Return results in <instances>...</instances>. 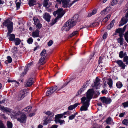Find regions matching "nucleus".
I'll return each instance as SVG.
<instances>
[{
  "instance_id": "f257e3e1",
  "label": "nucleus",
  "mask_w": 128,
  "mask_h": 128,
  "mask_svg": "<svg viewBox=\"0 0 128 128\" xmlns=\"http://www.w3.org/2000/svg\"><path fill=\"white\" fill-rule=\"evenodd\" d=\"M94 92L93 89L89 90L87 92L86 98L84 96L81 98V103L82 104V105L80 108V111H86L88 110L90 105V100L92 97Z\"/></svg>"
},
{
  "instance_id": "f03ea898",
  "label": "nucleus",
  "mask_w": 128,
  "mask_h": 128,
  "mask_svg": "<svg viewBox=\"0 0 128 128\" xmlns=\"http://www.w3.org/2000/svg\"><path fill=\"white\" fill-rule=\"evenodd\" d=\"M78 18V14L75 15L73 17V19H70L66 22L62 28V30L68 31L72 27L74 26L76 24V21Z\"/></svg>"
},
{
  "instance_id": "7ed1b4c3",
  "label": "nucleus",
  "mask_w": 128,
  "mask_h": 128,
  "mask_svg": "<svg viewBox=\"0 0 128 128\" xmlns=\"http://www.w3.org/2000/svg\"><path fill=\"white\" fill-rule=\"evenodd\" d=\"M79 0H74L71 2L70 0H56V2L58 4L62 3V7L67 8L70 7L74 3Z\"/></svg>"
},
{
  "instance_id": "20e7f679",
  "label": "nucleus",
  "mask_w": 128,
  "mask_h": 128,
  "mask_svg": "<svg viewBox=\"0 0 128 128\" xmlns=\"http://www.w3.org/2000/svg\"><path fill=\"white\" fill-rule=\"evenodd\" d=\"M4 26H6L8 30L7 36L12 32L13 28V23L9 19H7L3 23Z\"/></svg>"
},
{
  "instance_id": "39448f33",
  "label": "nucleus",
  "mask_w": 128,
  "mask_h": 128,
  "mask_svg": "<svg viewBox=\"0 0 128 128\" xmlns=\"http://www.w3.org/2000/svg\"><path fill=\"white\" fill-rule=\"evenodd\" d=\"M0 109L6 112L8 114H11V118L14 119L16 118L18 115H19V114L16 113L14 110L7 108H4L0 106Z\"/></svg>"
},
{
  "instance_id": "423d86ee",
  "label": "nucleus",
  "mask_w": 128,
  "mask_h": 128,
  "mask_svg": "<svg viewBox=\"0 0 128 128\" xmlns=\"http://www.w3.org/2000/svg\"><path fill=\"white\" fill-rule=\"evenodd\" d=\"M0 109L6 112L8 114H11V118L14 119L16 118L18 115H19V114L16 113L14 110L7 108H4L0 106Z\"/></svg>"
},
{
  "instance_id": "0eeeda50",
  "label": "nucleus",
  "mask_w": 128,
  "mask_h": 128,
  "mask_svg": "<svg viewBox=\"0 0 128 128\" xmlns=\"http://www.w3.org/2000/svg\"><path fill=\"white\" fill-rule=\"evenodd\" d=\"M16 113H18L19 114V115H17L16 118H17L18 116H20L17 119V120L21 123H25L26 119V115L24 114H20L19 112H18Z\"/></svg>"
},
{
  "instance_id": "6e6552de",
  "label": "nucleus",
  "mask_w": 128,
  "mask_h": 128,
  "mask_svg": "<svg viewBox=\"0 0 128 128\" xmlns=\"http://www.w3.org/2000/svg\"><path fill=\"white\" fill-rule=\"evenodd\" d=\"M64 13L65 12L63 10V9L60 8L58 9L57 10L54 12L53 14L55 16L56 14H57L58 16L57 17H58L59 18L62 17Z\"/></svg>"
},
{
  "instance_id": "1a4fd4ad",
  "label": "nucleus",
  "mask_w": 128,
  "mask_h": 128,
  "mask_svg": "<svg viewBox=\"0 0 128 128\" xmlns=\"http://www.w3.org/2000/svg\"><path fill=\"white\" fill-rule=\"evenodd\" d=\"M100 79L98 77H97L96 78L95 82L92 84V88L96 89H99L100 88V86L101 85V84H100Z\"/></svg>"
},
{
  "instance_id": "9d476101",
  "label": "nucleus",
  "mask_w": 128,
  "mask_h": 128,
  "mask_svg": "<svg viewBox=\"0 0 128 128\" xmlns=\"http://www.w3.org/2000/svg\"><path fill=\"white\" fill-rule=\"evenodd\" d=\"M57 89V87L56 86H54L49 89L46 92L47 96H49L52 94Z\"/></svg>"
},
{
  "instance_id": "9b49d317",
  "label": "nucleus",
  "mask_w": 128,
  "mask_h": 128,
  "mask_svg": "<svg viewBox=\"0 0 128 128\" xmlns=\"http://www.w3.org/2000/svg\"><path fill=\"white\" fill-rule=\"evenodd\" d=\"M128 20V11L124 17L121 19L119 26H122L126 24Z\"/></svg>"
},
{
  "instance_id": "f8f14e48",
  "label": "nucleus",
  "mask_w": 128,
  "mask_h": 128,
  "mask_svg": "<svg viewBox=\"0 0 128 128\" xmlns=\"http://www.w3.org/2000/svg\"><path fill=\"white\" fill-rule=\"evenodd\" d=\"M100 100L103 103L106 104H109L111 102V100L110 98H106L104 96L100 97Z\"/></svg>"
},
{
  "instance_id": "ddd939ff",
  "label": "nucleus",
  "mask_w": 128,
  "mask_h": 128,
  "mask_svg": "<svg viewBox=\"0 0 128 128\" xmlns=\"http://www.w3.org/2000/svg\"><path fill=\"white\" fill-rule=\"evenodd\" d=\"M34 82L33 78H29L27 80L26 82L25 85V86L26 87L30 86Z\"/></svg>"
},
{
  "instance_id": "4468645a",
  "label": "nucleus",
  "mask_w": 128,
  "mask_h": 128,
  "mask_svg": "<svg viewBox=\"0 0 128 128\" xmlns=\"http://www.w3.org/2000/svg\"><path fill=\"white\" fill-rule=\"evenodd\" d=\"M26 93V90L21 91L18 95V99L19 100H20L22 99L25 96V94Z\"/></svg>"
},
{
  "instance_id": "2eb2a0df",
  "label": "nucleus",
  "mask_w": 128,
  "mask_h": 128,
  "mask_svg": "<svg viewBox=\"0 0 128 128\" xmlns=\"http://www.w3.org/2000/svg\"><path fill=\"white\" fill-rule=\"evenodd\" d=\"M33 20L34 24L36 26V27L37 28H40L42 26V25L40 23L39 20L36 18H34Z\"/></svg>"
},
{
  "instance_id": "dca6fc26",
  "label": "nucleus",
  "mask_w": 128,
  "mask_h": 128,
  "mask_svg": "<svg viewBox=\"0 0 128 128\" xmlns=\"http://www.w3.org/2000/svg\"><path fill=\"white\" fill-rule=\"evenodd\" d=\"M88 85V83H86L84 84L81 88L80 90L78 92H77L78 95L81 94L82 92L87 88Z\"/></svg>"
},
{
  "instance_id": "f3484780",
  "label": "nucleus",
  "mask_w": 128,
  "mask_h": 128,
  "mask_svg": "<svg viewBox=\"0 0 128 128\" xmlns=\"http://www.w3.org/2000/svg\"><path fill=\"white\" fill-rule=\"evenodd\" d=\"M50 14L46 12L43 15V18L46 20L48 22L50 21Z\"/></svg>"
},
{
  "instance_id": "a211bd4d",
  "label": "nucleus",
  "mask_w": 128,
  "mask_h": 128,
  "mask_svg": "<svg viewBox=\"0 0 128 128\" xmlns=\"http://www.w3.org/2000/svg\"><path fill=\"white\" fill-rule=\"evenodd\" d=\"M33 64V62H30V63L26 65L24 70V72L21 74L22 76H23L25 74H26V71L28 70V68H30V66H31Z\"/></svg>"
},
{
  "instance_id": "6ab92c4d",
  "label": "nucleus",
  "mask_w": 128,
  "mask_h": 128,
  "mask_svg": "<svg viewBox=\"0 0 128 128\" xmlns=\"http://www.w3.org/2000/svg\"><path fill=\"white\" fill-rule=\"evenodd\" d=\"M116 62L117 63L119 66L122 67V68L123 69L125 68L126 65L122 60H117Z\"/></svg>"
},
{
  "instance_id": "aec40b11",
  "label": "nucleus",
  "mask_w": 128,
  "mask_h": 128,
  "mask_svg": "<svg viewBox=\"0 0 128 128\" xmlns=\"http://www.w3.org/2000/svg\"><path fill=\"white\" fill-rule=\"evenodd\" d=\"M32 107L30 106H28L24 108L22 110L23 112L26 114L29 113L31 110Z\"/></svg>"
},
{
  "instance_id": "412c9836",
  "label": "nucleus",
  "mask_w": 128,
  "mask_h": 128,
  "mask_svg": "<svg viewBox=\"0 0 128 128\" xmlns=\"http://www.w3.org/2000/svg\"><path fill=\"white\" fill-rule=\"evenodd\" d=\"M116 32L119 34V36H123L124 31L123 30L122 28H118L116 30Z\"/></svg>"
},
{
  "instance_id": "4be33fe9",
  "label": "nucleus",
  "mask_w": 128,
  "mask_h": 128,
  "mask_svg": "<svg viewBox=\"0 0 128 128\" xmlns=\"http://www.w3.org/2000/svg\"><path fill=\"white\" fill-rule=\"evenodd\" d=\"M44 113L46 114L48 116V118H50L51 119L53 118L54 114L53 113L50 111H48L46 112H45Z\"/></svg>"
},
{
  "instance_id": "5701e85b",
  "label": "nucleus",
  "mask_w": 128,
  "mask_h": 128,
  "mask_svg": "<svg viewBox=\"0 0 128 128\" xmlns=\"http://www.w3.org/2000/svg\"><path fill=\"white\" fill-rule=\"evenodd\" d=\"M45 120H44V122L43 123V125H46L50 122L53 119H51L50 118H48V117H45Z\"/></svg>"
},
{
  "instance_id": "b1692460",
  "label": "nucleus",
  "mask_w": 128,
  "mask_h": 128,
  "mask_svg": "<svg viewBox=\"0 0 128 128\" xmlns=\"http://www.w3.org/2000/svg\"><path fill=\"white\" fill-rule=\"evenodd\" d=\"M79 104L78 103H76L73 105H70L68 107V109L69 110H72Z\"/></svg>"
},
{
  "instance_id": "393cba45",
  "label": "nucleus",
  "mask_w": 128,
  "mask_h": 128,
  "mask_svg": "<svg viewBox=\"0 0 128 128\" xmlns=\"http://www.w3.org/2000/svg\"><path fill=\"white\" fill-rule=\"evenodd\" d=\"M36 0H29L28 1V4L30 6H32L35 4Z\"/></svg>"
},
{
  "instance_id": "a878e982",
  "label": "nucleus",
  "mask_w": 128,
  "mask_h": 128,
  "mask_svg": "<svg viewBox=\"0 0 128 128\" xmlns=\"http://www.w3.org/2000/svg\"><path fill=\"white\" fill-rule=\"evenodd\" d=\"M39 31L36 30L35 32H32V36L33 37H36L39 36Z\"/></svg>"
},
{
  "instance_id": "bb28decb",
  "label": "nucleus",
  "mask_w": 128,
  "mask_h": 128,
  "mask_svg": "<svg viewBox=\"0 0 128 128\" xmlns=\"http://www.w3.org/2000/svg\"><path fill=\"white\" fill-rule=\"evenodd\" d=\"M115 22V20H113L111 22L109 25L107 27V28L108 30L110 29L113 26L114 23Z\"/></svg>"
},
{
  "instance_id": "cd10ccee",
  "label": "nucleus",
  "mask_w": 128,
  "mask_h": 128,
  "mask_svg": "<svg viewBox=\"0 0 128 128\" xmlns=\"http://www.w3.org/2000/svg\"><path fill=\"white\" fill-rule=\"evenodd\" d=\"M40 55L42 57H46V53L45 50L44 49L42 50L40 53Z\"/></svg>"
},
{
  "instance_id": "c85d7f7f",
  "label": "nucleus",
  "mask_w": 128,
  "mask_h": 128,
  "mask_svg": "<svg viewBox=\"0 0 128 128\" xmlns=\"http://www.w3.org/2000/svg\"><path fill=\"white\" fill-rule=\"evenodd\" d=\"M10 37L9 38V40L10 41H12L14 40L15 38V35L13 34H10L9 35Z\"/></svg>"
},
{
  "instance_id": "c756f323",
  "label": "nucleus",
  "mask_w": 128,
  "mask_h": 128,
  "mask_svg": "<svg viewBox=\"0 0 128 128\" xmlns=\"http://www.w3.org/2000/svg\"><path fill=\"white\" fill-rule=\"evenodd\" d=\"M14 41L15 42L16 45H19L21 42L20 40L18 38H16L15 39Z\"/></svg>"
},
{
  "instance_id": "7c9ffc66",
  "label": "nucleus",
  "mask_w": 128,
  "mask_h": 128,
  "mask_svg": "<svg viewBox=\"0 0 128 128\" xmlns=\"http://www.w3.org/2000/svg\"><path fill=\"white\" fill-rule=\"evenodd\" d=\"M55 122L56 123L57 122H58L61 124L64 122V120H61L60 119H57L56 120H55Z\"/></svg>"
},
{
  "instance_id": "2f4dec72",
  "label": "nucleus",
  "mask_w": 128,
  "mask_h": 128,
  "mask_svg": "<svg viewBox=\"0 0 128 128\" xmlns=\"http://www.w3.org/2000/svg\"><path fill=\"white\" fill-rule=\"evenodd\" d=\"M108 85L111 88L112 86V81L111 79H108Z\"/></svg>"
},
{
  "instance_id": "473e14b6",
  "label": "nucleus",
  "mask_w": 128,
  "mask_h": 128,
  "mask_svg": "<svg viewBox=\"0 0 128 128\" xmlns=\"http://www.w3.org/2000/svg\"><path fill=\"white\" fill-rule=\"evenodd\" d=\"M63 116L62 114H57L56 116L55 120H56L57 119H60V118H62Z\"/></svg>"
},
{
  "instance_id": "72a5a7b5",
  "label": "nucleus",
  "mask_w": 128,
  "mask_h": 128,
  "mask_svg": "<svg viewBox=\"0 0 128 128\" xmlns=\"http://www.w3.org/2000/svg\"><path fill=\"white\" fill-rule=\"evenodd\" d=\"M116 85L117 87L118 88H121L122 86V83L120 82H117Z\"/></svg>"
},
{
  "instance_id": "f704fd0d",
  "label": "nucleus",
  "mask_w": 128,
  "mask_h": 128,
  "mask_svg": "<svg viewBox=\"0 0 128 128\" xmlns=\"http://www.w3.org/2000/svg\"><path fill=\"white\" fill-rule=\"evenodd\" d=\"M120 38H119L118 39V43H120V45H122L123 44L122 40L123 38H122V36H120Z\"/></svg>"
},
{
  "instance_id": "c9c22d12",
  "label": "nucleus",
  "mask_w": 128,
  "mask_h": 128,
  "mask_svg": "<svg viewBox=\"0 0 128 128\" xmlns=\"http://www.w3.org/2000/svg\"><path fill=\"white\" fill-rule=\"evenodd\" d=\"M96 12V10L95 9L94 10L92 13H89L88 14V16L90 17L92 16V15L95 14Z\"/></svg>"
},
{
  "instance_id": "e433bc0d",
  "label": "nucleus",
  "mask_w": 128,
  "mask_h": 128,
  "mask_svg": "<svg viewBox=\"0 0 128 128\" xmlns=\"http://www.w3.org/2000/svg\"><path fill=\"white\" fill-rule=\"evenodd\" d=\"M69 82H66L60 88H59L58 90V91H59L60 90V89L62 88H64L65 86H66L68 83Z\"/></svg>"
},
{
  "instance_id": "4c0bfd02",
  "label": "nucleus",
  "mask_w": 128,
  "mask_h": 128,
  "mask_svg": "<svg viewBox=\"0 0 128 128\" xmlns=\"http://www.w3.org/2000/svg\"><path fill=\"white\" fill-rule=\"evenodd\" d=\"M110 16V14L108 15L104 18L103 21L105 22H107L108 20L109 19Z\"/></svg>"
},
{
  "instance_id": "58836bf2",
  "label": "nucleus",
  "mask_w": 128,
  "mask_h": 128,
  "mask_svg": "<svg viewBox=\"0 0 128 128\" xmlns=\"http://www.w3.org/2000/svg\"><path fill=\"white\" fill-rule=\"evenodd\" d=\"M78 33V31H76L73 32L72 34H71L69 36V37L72 38L73 36H75L76 34Z\"/></svg>"
},
{
  "instance_id": "ea45409f",
  "label": "nucleus",
  "mask_w": 128,
  "mask_h": 128,
  "mask_svg": "<svg viewBox=\"0 0 128 128\" xmlns=\"http://www.w3.org/2000/svg\"><path fill=\"white\" fill-rule=\"evenodd\" d=\"M45 58L46 57L42 56L40 58L39 60L38 63L40 64L43 62L44 61Z\"/></svg>"
},
{
  "instance_id": "a19ab883",
  "label": "nucleus",
  "mask_w": 128,
  "mask_h": 128,
  "mask_svg": "<svg viewBox=\"0 0 128 128\" xmlns=\"http://www.w3.org/2000/svg\"><path fill=\"white\" fill-rule=\"evenodd\" d=\"M58 18V17H56L55 19L53 20L50 24L52 26L54 25L56 22V20Z\"/></svg>"
},
{
  "instance_id": "79ce46f5",
  "label": "nucleus",
  "mask_w": 128,
  "mask_h": 128,
  "mask_svg": "<svg viewBox=\"0 0 128 128\" xmlns=\"http://www.w3.org/2000/svg\"><path fill=\"white\" fill-rule=\"evenodd\" d=\"M112 120V118L110 117H108L107 119L106 122L108 124H110V122Z\"/></svg>"
},
{
  "instance_id": "37998d69",
  "label": "nucleus",
  "mask_w": 128,
  "mask_h": 128,
  "mask_svg": "<svg viewBox=\"0 0 128 128\" xmlns=\"http://www.w3.org/2000/svg\"><path fill=\"white\" fill-rule=\"evenodd\" d=\"M122 123L126 126L128 125V120L126 119H124L122 121Z\"/></svg>"
},
{
  "instance_id": "c03bdc74",
  "label": "nucleus",
  "mask_w": 128,
  "mask_h": 128,
  "mask_svg": "<svg viewBox=\"0 0 128 128\" xmlns=\"http://www.w3.org/2000/svg\"><path fill=\"white\" fill-rule=\"evenodd\" d=\"M7 124L8 128H12V124L11 122H8Z\"/></svg>"
},
{
  "instance_id": "a18cd8bd",
  "label": "nucleus",
  "mask_w": 128,
  "mask_h": 128,
  "mask_svg": "<svg viewBox=\"0 0 128 128\" xmlns=\"http://www.w3.org/2000/svg\"><path fill=\"white\" fill-rule=\"evenodd\" d=\"M99 24V23L98 22H96L94 23H93L90 26L92 27H94L96 26Z\"/></svg>"
},
{
  "instance_id": "49530a36",
  "label": "nucleus",
  "mask_w": 128,
  "mask_h": 128,
  "mask_svg": "<svg viewBox=\"0 0 128 128\" xmlns=\"http://www.w3.org/2000/svg\"><path fill=\"white\" fill-rule=\"evenodd\" d=\"M124 36L125 40L127 42L128 41V31L125 33Z\"/></svg>"
},
{
  "instance_id": "de8ad7c7",
  "label": "nucleus",
  "mask_w": 128,
  "mask_h": 128,
  "mask_svg": "<svg viewBox=\"0 0 128 128\" xmlns=\"http://www.w3.org/2000/svg\"><path fill=\"white\" fill-rule=\"evenodd\" d=\"M118 0H113L111 3V4L112 6H114L116 4L118 1Z\"/></svg>"
},
{
  "instance_id": "09e8293b",
  "label": "nucleus",
  "mask_w": 128,
  "mask_h": 128,
  "mask_svg": "<svg viewBox=\"0 0 128 128\" xmlns=\"http://www.w3.org/2000/svg\"><path fill=\"white\" fill-rule=\"evenodd\" d=\"M48 4V0H44L43 5L44 6H46Z\"/></svg>"
},
{
  "instance_id": "8fccbe9b",
  "label": "nucleus",
  "mask_w": 128,
  "mask_h": 128,
  "mask_svg": "<svg viewBox=\"0 0 128 128\" xmlns=\"http://www.w3.org/2000/svg\"><path fill=\"white\" fill-rule=\"evenodd\" d=\"M7 60L8 63H11L12 61V59L10 56H8L7 57Z\"/></svg>"
},
{
  "instance_id": "3c124183",
  "label": "nucleus",
  "mask_w": 128,
  "mask_h": 128,
  "mask_svg": "<svg viewBox=\"0 0 128 128\" xmlns=\"http://www.w3.org/2000/svg\"><path fill=\"white\" fill-rule=\"evenodd\" d=\"M33 42V40L31 38H30L27 40V42L29 44H32Z\"/></svg>"
},
{
  "instance_id": "603ef678",
  "label": "nucleus",
  "mask_w": 128,
  "mask_h": 128,
  "mask_svg": "<svg viewBox=\"0 0 128 128\" xmlns=\"http://www.w3.org/2000/svg\"><path fill=\"white\" fill-rule=\"evenodd\" d=\"M122 104L124 108L128 107V102L123 103Z\"/></svg>"
},
{
  "instance_id": "864d4df0",
  "label": "nucleus",
  "mask_w": 128,
  "mask_h": 128,
  "mask_svg": "<svg viewBox=\"0 0 128 128\" xmlns=\"http://www.w3.org/2000/svg\"><path fill=\"white\" fill-rule=\"evenodd\" d=\"M119 56L121 58H122L124 56V53L123 51H121L119 54Z\"/></svg>"
},
{
  "instance_id": "5fc2aeb1",
  "label": "nucleus",
  "mask_w": 128,
  "mask_h": 128,
  "mask_svg": "<svg viewBox=\"0 0 128 128\" xmlns=\"http://www.w3.org/2000/svg\"><path fill=\"white\" fill-rule=\"evenodd\" d=\"M108 13L107 12H106V10H105V9L104 10L102 11L101 12V14L102 15L106 14Z\"/></svg>"
},
{
  "instance_id": "6e6d98bb",
  "label": "nucleus",
  "mask_w": 128,
  "mask_h": 128,
  "mask_svg": "<svg viewBox=\"0 0 128 128\" xmlns=\"http://www.w3.org/2000/svg\"><path fill=\"white\" fill-rule=\"evenodd\" d=\"M53 41L52 40H50L48 42V46H50L53 44Z\"/></svg>"
},
{
  "instance_id": "4d7b16f0",
  "label": "nucleus",
  "mask_w": 128,
  "mask_h": 128,
  "mask_svg": "<svg viewBox=\"0 0 128 128\" xmlns=\"http://www.w3.org/2000/svg\"><path fill=\"white\" fill-rule=\"evenodd\" d=\"M105 10H106L108 13L110 12L111 10V8L110 7H107L105 8Z\"/></svg>"
},
{
  "instance_id": "13d9d810",
  "label": "nucleus",
  "mask_w": 128,
  "mask_h": 128,
  "mask_svg": "<svg viewBox=\"0 0 128 128\" xmlns=\"http://www.w3.org/2000/svg\"><path fill=\"white\" fill-rule=\"evenodd\" d=\"M75 117V115H72L69 117V119L70 120H72Z\"/></svg>"
},
{
  "instance_id": "bf43d9fd",
  "label": "nucleus",
  "mask_w": 128,
  "mask_h": 128,
  "mask_svg": "<svg viewBox=\"0 0 128 128\" xmlns=\"http://www.w3.org/2000/svg\"><path fill=\"white\" fill-rule=\"evenodd\" d=\"M20 2H18L16 3V6L17 10L18 9L20 8Z\"/></svg>"
},
{
  "instance_id": "052dcab7",
  "label": "nucleus",
  "mask_w": 128,
  "mask_h": 128,
  "mask_svg": "<svg viewBox=\"0 0 128 128\" xmlns=\"http://www.w3.org/2000/svg\"><path fill=\"white\" fill-rule=\"evenodd\" d=\"M8 82H15L16 83V84H19V83L18 82H16V81H15V80H8Z\"/></svg>"
},
{
  "instance_id": "680f3d73",
  "label": "nucleus",
  "mask_w": 128,
  "mask_h": 128,
  "mask_svg": "<svg viewBox=\"0 0 128 128\" xmlns=\"http://www.w3.org/2000/svg\"><path fill=\"white\" fill-rule=\"evenodd\" d=\"M128 60V56H125L124 57V61L125 62Z\"/></svg>"
},
{
  "instance_id": "e2e57ef3",
  "label": "nucleus",
  "mask_w": 128,
  "mask_h": 128,
  "mask_svg": "<svg viewBox=\"0 0 128 128\" xmlns=\"http://www.w3.org/2000/svg\"><path fill=\"white\" fill-rule=\"evenodd\" d=\"M0 128H5L3 124L0 122Z\"/></svg>"
},
{
  "instance_id": "0e129e2a",
  "label": "nucleus",
  "mask_w": 128,
  "mask_h": 128,
  "mask_svg": "<svg viewBox=\"0 0 128 128\" xmlns=\"http://www.w3.org/2000/svg\"><path fill=\"white\" fill-rule=\"evenodd\" d=\"M107 35V32H105L103 36V38L104 39H105Z\"/></svg>"
},
{
  "instance_id": "69168bd1",
  "label": "nucleus",
  "mask_w": 128,
  "mask_h": 128,
  "mask_svg": "<svg viewBox=\"0 0 128 128\" xmlns=\"http://www.w3.org/2000/svg\"><path fill=\"white\" fill-rule=\"evenodd\" d=\"M58 126L56 124H54L52 125L51 127L48 128H57Z\"/></svg>"
},
{
  "instance_id": "338daca9",
  "label": "nucleus",
  "mask_w": 128,
  "mask_h": 128,
  "mask_svg": "<svg viewBox=\"0 0 128 128\" xmlns=\"http://www.w3.org/2000/svg\"><path fill=\"white\" fill-rule=\"evenodd\" d=\"M103 59V58L102 57H100L99 59L98 60V63L100 64L102 62V60Z\"/></svg>"
},
{
  "instance_id": "774afa93",
  "label": "nucleus",
  "mask_w": 128,
  "mask_h": 128,
  "mask_svg": "<svg viewBox=\"0 0 128 128\" xmlns=\"http://www.w3.org/2000/svg\"><path fill=\"white\" fill-rule=\"evenodd\" d=\"M125 114V113H122L120 114L119 115V116L120 117H123Z\"/></svg>"
}]
</instances>
